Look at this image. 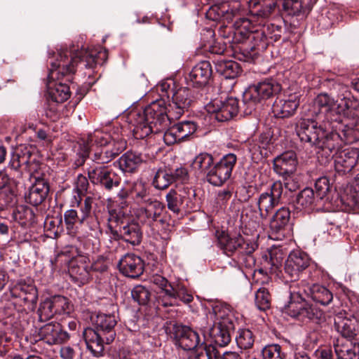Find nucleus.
I'll list each match as a JSON object with an SVG mask.
<instances>
[{
    "label": "nucleus",
    "mask_w": 359,
    "mask_h": 359,
    "mask_svg": "<svg viewBox=\"0 0 359 359\" xmlns=\"http://www.w3.org/2000/svg\"><path fill=\"white\" fill-rule=\"evenodd\" d=\"M16 188L15 181L6 172H0V210L15 203Z\"/></svg>",
    "instance_id": "nucleus-20"
},
{
    "label": "nucleus",
    "mask_w": 359,
    "mask_h": 359,
    "mask_svg": "<svg viewBox=\"0 0 359 359\" xmlns=\"http://www.w3.org/2000/svg\"><path fill=\"white\" fill-rule=\"evenodd\" d=\"M110 140L111 137L108 135H104L100 132H97L93 135H89L88 139L83 142V144H88L89 146V149L90 148V144L93 142L99 147H106Z\"/></svg>",
    "instance_id": "nucleus-63"
},
{
    "label": "nucleus",
    "mask_w": 359,
    "mask_h": 359,
    "mask_svg": "<svg viewBox=\"0 0 359 359\" xmlns=\"http://www.w3.org/2000/svg\"><path fill=\"white\" fill-rule=\"evenodd\" d=\"M337 138L338 136L336 135H330L320 142V144L315 146L318 149V159L322 164H325L336 156L337 151L340 147V144L336 141Z\"/></svg>",
    "instance_id": "nucleus-29"
},
{
    "label": "nucleus",
    "mask_w": 359,
    "mask_h": 359,
    "mask_svg": "<svg viewBox=\"0 0 359 359\" xmlns=\"http://www.w3.org/2000/svg\"><path fill=\"white\" fill-rule=\"evenodd\" d=\"M287 313L291 317L304 323H313L320 325L325 321V316L322 310L306 302L290 304Z\"/></svg>",
    "instance_id": "nucleus-10"
},
{
    "label": "nucleus",
    "mask_w": 359,
    "mask_h": 359,
    "mask_svg": "<svg viewBox=\"0 0 359 359\" xmlns=\"http://www.w3.org/2000/svg\"><path fill=\"white\" fill-rule=\"evenodd\" d=\"M275 7V3L261 4L259 2L250 1V13L251 16L248 22L249 23L257 22L258 25H263L264 20L271 15Z\"/></svg>",
    "instance_id": "nucleus-33"
},
{
    "label": "nucleus",
    "mask_w": 359,
    "mask_h": 359,
    "mask_svg": "<svg viewBox=\"0 0 359 359\" xmlns=\"http://www.w3.org/2000/svg\"><path fill=\"white\" fill-rule=\"evenodd\" d=\"M297 159L296 154L292 151H287L273 160L274 171L281 176H292L297 170Z\"/></svg>",
    "instance_id": "nucleus-23"
},
{
    "label": "nucleus",
    "mask_w": 359,
    "mask_h": 359,
    "mask_svg": "<svg viewBox=\"0 0 359 359\" xmlns=\"http://www.w3.org/2000/svg\"><path fill=\"white\" fill-rule=\"evenodd\" d=\"M163 138L164 142L168 146L182 142L175 124L164 131Z\"/></svg>",
    "instance_id": "nucleus-61"
},
{
    "label": "nucleus",
    "mask_w": 359,
    "mask_h": 359,
    "mask_svg": "<svg viewBox=\"0 0 359 359\" xmlns=\"http://www.w3.org/2000/svg\"><path fill=\"white\" fill-rule=\"evenodd\" d=\"M192 351L189 359H216L218 354L215 345H207L203 341Z\"/></svg>",
    "instance_id": "nucleus-45"
},
{
    "label": "nucleus",
    "mask_w": 359,
    "mask_h": 359,
    "mask_svg": "<svg viewBox=\"0 0 359 359\" xmlns=\"http://www.w3.org/2000/svg\"><path fill=\"white\" fill-rule=\"evenodd\" d=\"M13 218L22 227L27 228L35 222V215L32 208L26 205H19L13 212Z\"/></svg>",
    "instance_id": "nucleus-40"
},
{
    "label": "nucleus",
    "mask_w": 359,
    "mask_h": 359,
    "mask_svg": "<svg viewBox=\"0 0 359 359\" xmlns=\"http://www.w3.org/2000/svg\"><path fill=\"white\" fill-rule=\"evenodd\" d=\"M315 201L313 190L311 188H305L297 194L293 204L297 210H309L313 208Z\"/></svg>",
    "instance_id": "nucleus-39"
},
{
    "label": "nucleus",
    "mask_w": 359,
    "mask_h": 359,
    "mask_svg": "<svg viewBox=\"0 0 359 359\" xmlns=\"http://www.w3.org/2000/svg\"><path fill=\"white\" fill-rule=\"evenodd\" d=\"M334 327L341 338L353 339L356 336L355 325L353 320L337 316L334 319Z\"/></svg>",
    "instance_id": "nucleus-41"
},
{
    "label": "nucleus",
    "mask_w": 359,
    "mask_h": 359,
    "mask_svg": "<svg viewBox=\"0 0 359 359\" xmlns=\"http://www.w3.org/2000/svg\"><path fill=\"white\" fill-rule=\"evenodd\" d=\"M249 245L252 247V250L250 252H241L237 255L238 262L239 264L245 269H251L255 265V258L253 252L257 248V244L255 242H252Z\"/></svg>",
    "instance_id": "nucleus-54"
},
{
    "label": "nucleus",
    "mask_w": 359,
    "mask_h": 359,
    "mask_svg": "<svg viewBox=\"0 0 359 359\" xmlns=\"http://www.w3.org/2000/svg\"><path fill=\"white\" fill-rule=\"evenodd\" d=\"M133 198L139 205H144L137 210L136 216L138 221L152 229L165 224L163 216L165 205L161 202L151 198L145 186L136 184L132 191Z\"/></svg>",
    "instance_id": "nucleus-3"
},
{
    "label": "nucleus",
    "mask_w": 359,
    "mask_h": 359,
    "mask_svg": "<svg viewBox=\"0 0 359 359\" xmlns=\"http://www.w3.org/2000/svg\"><path fill=\"white\" fill-rule=\"evenodd\" d=\"M37 313L41 322L47 321L56 315L49 298L40 304Z\"/></svg>",
    "instance_id": "nucleus-59"
},
{
    "label": "nucleus",
    "mask_w": 359,
    "mask_h": 359,
    "mask_svg": "<svg viewBox=\"0 0 359 359\" xmlns=\"http://www.w3.org/2000/svg\"><path fill=\"white\" fill-rule=\"evenodd\" d=\"M315 188L318 196L323 198L331 189L329 179L327 177L318 178L315 183Z\"/></svg>",
    "instance_id": "nucleus-64"
},
{
    "label": "nucleus",
    "mask_w": 359,
    "mask_h": 359,
    "mask_svg": "<svg viewBox=\"0 0 359 359\" xmlns=\"http://www.w3.org/2000/svg\"><path fill=\"white\" fill-rule=\"evenodd\" d=\"M310 265V258L304 252L293 251L290 253L284 266L283 278L287 281L299 279L301 273Z\"/></svg>",
    "instance_id": "nucleus-13"
},
{
    "label": "nucleus",
    "mask_w": 359,
    "mask_h": 359,
    "mask_svg": "<svg viewBox=\"0 0 359 359\" xmlns=\"http://www.w3.org/2000/svg\"><path fill=\"white\" fill-rule=\"evenodd\" d=\"M35 148L32 145H19L14 149L11 154L9 167L12 170L19 171L21 173L20 169L25 168L27 164L30 163V158L32 157Z\"/></svg>",
    "instance_id": "nucleus-28"
},
{
    "label": "nucleus",
    "mask_w": 359,
    "mask_h": 359,
    "mask_svg": "<svg viewBox=\"0 0 359 359\" xmlns=\"http://www.w3.org/2000/svg\"><path fill=\"white\" fill-rule=\"evenodd\" d=\"M341 203L351 209L359 208V190L352 187H347L341 196Z\"/></svg>",
    "instance_id": "nucleus-49"
},
{
    "label": "nucleus",
    "mask_w": 359,
    "mask_h": 359,
    "mask_svg": "<svg viewBox=\"0 0 359 359\" xmlns=\"http://www.w3.org/2000/svg\"><path fill=\"white\" fill-rule=\"evenodd\" d=\"M142 163V154L130 151L123 154L116 162L120 170L125 173H134L137 172Z\"/></svg>",
    "instance_id": "nucleus-34"
},
{
    "label": "nucleus",
    "mask_w": 359,
    "mask_h": 359,
    "mask_svg": "<svg viewBox=\"0 0 359 359\" xmlns=\"http://www.w3.org/2000/svg\"><path fill=\"white\" fill-rule=\"evenodd\" d=\"M236 161L237 157L234 154L229 153L224 156L208 171L207 181L214 186L224 184L230 178Z\"/></svg>",
    "instance_id": "nucleus-7"
},
{
    "label": "nucleus",
    "mask_w": 359,
    "mask_h": 359,
    "mask_svg": "<svg viewBox=\"0 0 359 359\" xmlns=\"http://www.w3.org/2000/svg\"><path fill=\"white\" fill-rule=\"evenodd\" d=\"M48 94L53 102L62 103L70 97V88L67 84L59 82L53 87H48Z\"/></svg>",
    "instance_id": "nucleus-44"
},
{
    "label": "nucleus",
    "mask_w": 359,
    "mask_h": 359,
    "mask_svg": "<svg viewBox=\"0 0 359 359\" xmlns=\"http://www.w3.org/2000/svg\"><path fill=\"white\" fill-rule=\"evenodd\" d=\"M290 211L287 208H279L272 216L269 222L271 233L276 236H283L284 231L289 225Z\"/></svg>",
    "instance_id": "nucleus-31"
},
{
    "label": "nucleus",
    "mask_w": 359,
    "mask_h": 359,
    "mask_svg": "<svg viewBox=\"0 0 359 359\" xmlns=\"http://www.w3.org/2000/svg\"><path fill=\"white\" fill-rule=\"evenodd\" d=\"M187 178L188 172L185 168L159 169L154 177L153 185L158 189H165L173 182H182Z\"/></svg>",
    "instance_id": "nucleus-15"
},
{
    "label": "nucleus",
    "mask_w": 359,
    "mask_h": 359,
    "mask_svg": "<svg viewBox=\"0 0 359 359\" xmlns=\"http://www.w3.org/2000/svg\"><path fill=\"white\" fill-rule=\"evenodd\" d=\"M178 285L174 286L169 283L168 287L161 289L163 294L159 298L163 306L167 307L176 305V294L178 290Z\"/></svg>",
    "instance_id": "nucleus-48"
},
{
    "label": "nucleus",
    "mask_w": 359,
    "mask_h": 359,
    "mask_svg": "<svg viewBox=\"0 0 359 359\" xmlns=\"http://www.w3.org/2000/svg\"><path fill=\"white\" fill-rule=\"evenodd\" d=\"M193 104L191 89L182 87L172 93V101L166 107L163 101H156L146 107L143 111H134L130 114L136 139H144L151 133H159L171 120L180 118Z\"/></svg>",
    "instance_id": "nucleus-1"
},
{
    "label": "nucleus",
    "mask_w": 359,
    "mask_h": 359,
    "mask_svg": "<svg viewBox=\"0 0 359 359\" xmlns=\"http://www.w3.org/2000/svg\"><path fill=\"white\" fill-rule=\"evenodd\" d=\"M88 349L94 356L99 357L102 355L106 343V334L98 330L87 327L83 332Z\"/></svg>",
    "instance_id": "nucleus-24"
},
{
    "label": "nucleus",
    "mask_w": 359,
    "mask_h": 359,
    "mask_svg": "<svg viewBox=\"0 0 359 359\" xmlns=\"http://www.w3.org/2000/svg\"><path fill=\"white\" fill-rule=\"evenodd\" d=\"M168 210L178 215L184 208L187 201L186 193L182 190L170 189L165 196Z\"/></svg>",
    "instance_id": "nucleus-35"
},
{
    "label": "nucleus",
    "mask_w": 359,
    "mask_h": 359,
    "mask_svg": "<svg viewBox=\"0 0 359 359\" xmlns=\"http://www.w3.org/2000/svg\"><path fill=\"white\" fill-rule=\"evenodd\" d=\"M36 177L38 180L29 188L28 194L25 195L26 201L34 206L41 204L50 191L48 182L41 176Z\"/></svg>",
    "instance_id": "nucleus-27"
},
{
    "label": "nucleus",
    "mask_w": 359,
    "mask_h": 359,
    "mask_svg": "<svg viewBox=\"0 0 359 359\" xmlns=\"http://www.w3.org/2000/svg\"><path fill=\"white\" fill-rule=\"evenodd\" d=\"M212 73L210 62L201 61L192 68L187 80L188 83L194 87L205 86L211 78Z\"/></svg>",
    "instance_id": "nucleus-25"
},
{
    "label": "nucleus",
    "mask_w": 359,
    "mask_h": 359,
    "mask_svg": "<svg viewBox=\"0 0 359 359\" xmlns=\"http://www.w3.org/2000/svg\"><path fill=\"white\" fill-rule=\"evenodd\" d=\"M214 3L205 13V18L208 20L217 21L223 18L229 21L238 13L237 3L231 4L224 0Z\"/></svg>",
    "instance_id": "nucleus-16"
},
{
    "label": "nucleus",
    "mask_w": 359,
    "mask_h": 359,
    "mask_svg": "<svg viewBox=\"0 0 359 359\" xmlns=\"http://www.w3.org/2000/svg\"><path fill=\"white\" fill-rule=\"evenodd\" d=\"M282 195V182L277 181L273 183L269 190L259 196L257 205L262 219H266L272 210L280 203Z\"/></svg>",
    "instance_id": "nucleus-12"
},
{
    "label": "nucleus",
    "mask_w": 359,
    "mask_h": 359,
    "mask_svg": "<svg viewBox=\"0 0 359 359\" xmlns=\"http://www.w3.org/2000/svg\"><path fill=\"white\" fill-rule=\"evenodd\" d=\"M88 177L90 182L95 185H100L107 191H111L118 187L121 183V177L109 166L90 165L88 168Z\"/></svg>",
    "instance_id": "nucleus-8"
},
{
    "label": "nucleus",
    "mask_w": 359,
    "mask_h": 359,
    "mask_svg": "<svg viewBox=\"0 0 359 359\" xmlns=\"http://www.w3.org/2000/svg\"><path fill=\"white\" fill-rule=\"evenodd\" d=\"M215 320L210 329V335L215 345L223 347L231 341L230 332L233 329V314L229 308L216 306Z\"/></svg>",
    "instance_id": "nucleus-4"
},
{
    "label": "nucleus",
    "mask_w": 359,
    "mask_h": 359,
    "mask_svg": "<svg viewBox=\"0 0 359 359\" xmlns=\"http://www.w3.org/2000/svg\"><path fill=\"white\" fill-rule=\"evenodd\" d=\"M213 165V157L208 153H202L195 157L192 167L201 172L206 174Z\"/></svg>",
    "instance_id": "nucleus-47"
},
{
    "label": "nucleus",
    "mask_w": 359,
    "mask_h": 359,
    "mask_svg": "<svg viewBox=\"0 0 359 359\" xmlns=\"http://www.w3.org/2000/svg\"><path fill=\"white\" fill-rule=\"evenodd\" d=\"M239 108L238 100L235 97H229L224 101L211 100L205 106L206 111L214 114L215 119L220 122L231 119L237 115Z\"/></svg>",
    "instance_id": "nucleus-11"
},
{
    "label": "nucleus",
    "mask_w": 359,
    "mask_h": 359,
    "mask_svg": "<svg viewBox=\"0 0 359 359\" xmlns=\"http://www.w3.org/2000/svg\"><path fill=\"white\" fill-rule=\"evenodd\" d=\"M255 305L260 311H266L271 306V294L265 287H260L255 294Z\"/></svg>",
    "instance_id": "nucleus-52"
},
{
    "label": "nucleus",
    "mask_w": 359,
    "mask_h": 359,
    "mask_svg": "<svg viewBox=\"0 0 359 359\" xmlns=\"http://www.w3.org/2000/svg\"><path fill=\"white\" fill-rule=\"evenodd\" d=\"M356 104H358L356 100H353L349 97H344L341 100V102L338 104V108L339 112H342L344 116H351L353 119H355L357 116L355 112Z\"/></svg>",
    "instance_id": "nucleus-58"
},
{
    "label": "nucleus",
    "mask_w": 359,
    "mask_h": 359,
    "mask_svg": "<svg viewBox=\"0 0 359 359\" xmlns=\"http://www.w3.org/2000/svg\"><path fill=\"white\" fill-rule=\"evenodd\" d=\"M311 299L323 306L330 304L333 300V294L325 286L315 284L310 288L309 293Z\"/></svg>",
    "instance_id": "nucleus-42"
},
{
    "label": "nucleus",
    "mask_w": 359,
    "mask_h": 359,
    "mask_svg": "<svg viewBox=\"0 0 359 359\" xmlns=\"http://www.w3.org/2000/svg\"><path fill=\"white\" fill-rule=\"evenodd\" d=\"M317 0H284L283 7L290 15L309 13Z\"/></svg>",
    "instance_id": "nucleus-37"
},
{
    "label": "nucleus",
    "mask_w": 359,
    "mask_h": 359,
    "mask_svg": "<svg viewBox=\"0 0 359 359\" xmlns=\"http://www.w3.org/2000/svg\"><path fill=\"white\" fill-rule=\"evenodd\" d=\"M100 147L97 151H95L91 158L94 163L97 164V165H103L114 158V151H109L107 146Z\"/></svg>",
    "instance_id": "nucleus-56"
},
{
    "label": "nucleus",
    "mask_w": 359,
    "mask_h": 359,
    "mask_svg": "<svg viewBox=\"0 0 359 359\" xmlns=\"http://www.w3.org/2000/svg\"><path fill=\"white\" fill-rule=\"evenodd\" d=\"M105 52L97 49H79V46L72 45L69 48L61 49L56 61L51 62L48 78L72 81L79 62H84L86 68L93 69L99 63L100 58L105 57Z\"/></svg>",
    "instance_id": "nucleus-2"
},
{
    "label": "nucleus",
    "mask_w": 359,
    "mask_h": 359,
    "mask_svg": "<svg viewBox=\"0 0 359 359\" xmlns=\"http://www.w3.org/2000/svg\"><path fill=\"white\" fill-rule=\"evenodd\" d=\"M299 104L296 98L289 100L276 99L271 111L276 118H285L292 116Z\"/></svg>",
    "instance_id": "nucleus-32"
},
{
    "label": "nucleus",
    "mask_w": 359,
    "mask_h": 359,
    "mask_svg": "<svg viewBox=\"0 0 359 359\" xmlns=\"http://www.w3.org/2000/svg\"><path fill=\"white\" fill-rule=\"evenodd\" d=\"M314 105L320 112L326 113L334 106V101L327 94H320L316 99Z\"/></svg>",
    "instance_id": "nucleus-60"
},
{
    "label": "nucleus",
    "mask_w": 359,
    "mask_h": 359,
    "mask_svg": "<svg viewBox=\"0 0 359 359\" xmlns=\"http://www.w3.org/2000/svg\"><path fill=\"white\" fill-rule=\"evenodd\" d=\"M89 259L79 255L70 262L69 273L72 280L78 284H86L90 278Z\"/></svg>",
    "instance_id": "nucleus-19"
},
{
    "label": "nucleus",
    "mask_w": 359,
    "mask_h": 359,
    "mask_svg": "<svg viewBox=\"0 0 359 359\" xmlns=\"http://www.w3.org/2000/svg\"><path fill=\"white\" fill-rule=\"evenodd\" d=\"M256 333L250 329H240L236 337L238 346L244 350L252 348L257 337Z\"/></svg>",
    "instance_id": "nucleus-46"
},
{
    "label": "nucleus",
    "mask_w": 359,
    "mask_h": 359,
    "mask_svg": "<svg viewBox=\"0 0 359 359\" xmlns=\"http://www.w3.org/2000/svg\"><path fill=\"white\" fill-rule=\"evenodd\" d=\"M182 142L187 141L197 130L196 123L193 121H186L175 124Z\"/></svg>",
    "instance_id": "nucleus-57"
},
{
    "label": "nucleus",
    "mask_w": 359,
    "mask_h": 359,
    "mask_svg": "<svg viewBox=\"0 0 359 359\" xmlns=\"http://www.w3.org/2000/svg\"><path fill=\"white\" fill-rule=\"evenodd\" d=\"M359 158V151L346 149L338 151L334 156V168L339 174L349 172L356 165Z\"/></svg>",
    "instance_id": "nucleus-21"
},
{
    "label": "nucleus",
    "mask_w": 359,
    "mask_h": 359,
    "mask_svg": "<svg viewBox=\"0 0 359 359\" xmlns=\"http://www.w3.org/2000/svg\"><path fill=\"white\" fill-rule=\"evenodd\" d=\"M217 242L219 248L229 257L252 250V247L249 245L252 241L245 240L240 233L229 234L222 231Z\"/></svg>",
    "instance_id": "nucleus-9"
},
{
    "label": "nucleus",
    "mask_w": 359,
    "mask_h": 359,
    "mask_svg": "<svg viewBox=\"0 0 359 359\" xmlns=\"http://www.w3.org/2000/svg\"><path fill=\"white\" fill-rule=\"evenodd\" d=\"M30 163H27L25 168H24V170L27 172H28L30 175V177L32 178H34L35 181H36L37 176H42V173L40 172L41 168V164L36 158V155L34 153L32 154V157L30 158Z\"/></svg>",
    "instance_id": "nucleus-62"
},
{
    "label": "nucleus",
    "mask_w": 359,
    "mask_h": 359,
    "mask_svg": "<svg viewBox=\"0 0 359 359\" xmlns=\"http://www.w3.org/2000/svg\"><path fill=\"white\" fill-rule=\"evenodd\" d=\"M50 299L55 314L69 313L71 311L67 298L62 295H55Z\"/></svg>",
    "instance_id": "nucleus-53"
},
{
    "label": "nucleus",
    "mask_w": 359,
    "mask_h": 359,
    "mask_svg": "<svg viewBox=\"0 0 359 359\" xmlns=\"http://www.w3.org/2000/svg\"><path fill=\"white\" fill-rule=\"evenodd\" d=\"M91 319L96 329L106 334V343H111L116 337L114 328L117 321L115 316L99 313L95 317L92 316Z\"/></svg>",
    "instance_id": "nucleus-26"
},
{
    "label": "nucleus",
    "mask_w": 359,
    "mask_h": 359,
    "mask_svg": "<svg viewBox=\"0 0 359 359\" xmlns=\"http://www.w3.org/2000/svg\"><path fill=\"white\" fill-rule=\"evenodd\" d=\"M169 330L176 344L184 350L192 351L201 344L198 333L189 327L175 323Z\"/></svg>",
    "instance_id": "nucleus-14"
},
{
    "label": "nucleus",
    "mask_w": 359,
    "mask_h": 359,
    "mask_svg": "<svg viewBox=\"0 0 359 359\" xmlns=\"http://www.w3.org/2000/svg\"><path fill=\"white\" fill-rule=\"evenodd\" d=\"M330 135H336L338 138L337 142H344L345 144H353L359 141V129L355 125H341L338 132L331 131Z\"/></svg>",
    "instance_id": "nucleus-36"
},
{
    "label": "nucleus",
    "mask_w": 359,
    "mask_h": 359,
    "mask_svg": "<svg viewBox=\"0 0 359 359\" xmlns=\"http://www.w3.org/2000/svg\"><path fill=\"white\" fill-rule=\"evenodd\" d=\"M334 351L338 359H359V344L353 339H337Z\"/></svg>",
    "instance_id": "nucleus-30"
},
{
    "label": "nucleus",
    "mask_w": 359,
    "mask_h": 359,
    "mask_svg": "<svg viewBox=\"0 0 359 359\" xmlns=\"http://www.w3.org/2000/svg\"><path fill=\"white\" fill-rule=\"evenodd\" d=\"M280 90V84L273 79H267L250 86L243 96V104L247 105L245 112L250 114L257 103L277 95Z\"/></svg>",
    "instance_id": "nucleus-5"
},
{
    "label": "nucleus",
    "mask_w": 359,
    "mask_h": 359,
    "mask_svg": "<svg viewBox=\"0 0 359 359\" xmlns=\"http://www.w3.org/2000/svg\"><path fill=\"white\" fill-rule=\"evenodd\" d=\"M296 133L300 140L309 143L311 146L319 144L330 132L313 119H301L296 124Z\"/></svg>",
    "instance_id": "nucleus-6"
},
{
    "label": "nucleus",
    "mask_w": 359,
    "mask_h": 359,
    "mask_svg": "<svg viewBox=\"0 0 359 359\" xmlns=\"http://www.w3.org/2000/svg\"><path fill=\"white\" fill-rule=\"evenodd\" d=\"M120 236L124 241L133 245H138L142 241V232L138 224L130 223L120 226Z\"/></svg>",
    "instance_id": "nucleus-38"
},
{
    "label": "nucleus",
    "mask_w": 359,
    "mask_h": 359,
    "mask_svg": "<svg viewBox=\"0 0 359 359\" xmlns=\"http://www.w3.org/2000/svg\"><path fill=\"white\" fill-rule=\"evenodd\" d=\"M133 299L140 305H147L151 297V292L149 289L142 285H135L131 290Z\"/></svg>",
    "instance_id": "nucleus-51"
},
{
    "label": "nucleus",
    "mask_w": 359,
    "mask_h": 359,
    "mask_svg": "<svg viewBox=\"0 0 359 359\" xmlns=\"http://www.w3.org/2000/svg\"><path fill=\"white\" fill-rule=\"evenodd\" d=\"M262 359H286V354L279 344H272L262 349Z\"/></svg>",
    "instance_id": "nucleus-50"
},
{
    "label": "nucleus",
    "mask_w": 359,
    "mask_h": 359,
    "mask_svg": "<svg viewBox=\"0 0 359 359\" xmlns=\"http://www.w3.org/2000/svg\"><path fill=\"white\" fill-rule=\"evenodd\" d=\"M280 261L278 258H273L272 253H270V257L266 258L264 263V268L259 269L257 271L261 273H267V271L271 274L279 276L282 271L280 269Z\"/></svg>",
    "instance_id": "nucleus-55"
},
{
    "label": "nucleus",
    "mask_w": 359,
    "mask_h": 359,
    "mask_svg": "<svg viewBox=\"0 0 359 359\" xmlns=\"http://www.w3.org/2000/svg\"><path fill=\"white\" fill-rule=\"evenodd\" d=\"M13 297L20 298L25 304L34 305L38 299V291L32 279H22L11 289Z\"/></svg>",
    "instance_id": "nucleus-18"
},
{
    "label": "nucleus",
    "mask_w": 359,
    "mask_h": 359,
    "mask_svg": "<svg viewBox=\"0 0 359 359\" xmlns=\"http://www.w3.org/2000/svg\"><path fill=\"white\" fill-rule=\"evenodd\" d=\"M118 268L123 275L135 278L143 273L144 264L140 257L133 253H128L121 258Z\"/></svg>",
    "instance_id": "nucleus-17"
},
{
    "label": "nucleus",
    "mask_w": 359,
    "mask_h": 359,
    "mask_svg": "<svg viewBox=\"0 0 359 359\" xmlns=\"http://www.w3.org/2000/svg\"><path fill=\"white\" fill-rule=\"evenodd\" d=\"M215 67L217 72L226 79H234L241 72L239 65L232 60H217Z\"/></svg>",
    "instance_id": "nucleus-43"
},
{
    "label": "nucleus",
    "mask_w": 359,
    "mask_h": 359,
    "mask_svg": "<svg viewBox=\"0 0 359 359\" xmlns=\"http://www.w3.org/2000/svg\"><path fill=\"white\" fill-rule=\"evenodd\" d=\"M39 334L49 345L65 343L69 339L68 332L63 330L57 323L43 325L40 328Z\"/></svg>",
    "instance_id": "nucleus-22"
}]
</instances>
